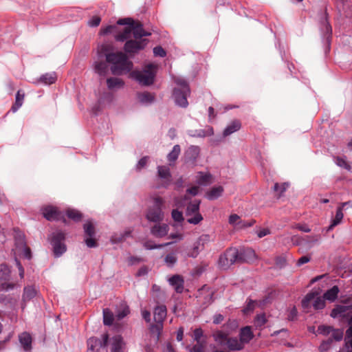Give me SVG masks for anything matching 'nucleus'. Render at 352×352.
<instances>
[{
    "mask_svg": "<svg viewBox=\"0 0 352 352\" xmlns=\"http://www.w3.org/2000/svg\"><path fill=\"white\" fill-rule=\"evenodd\" d=\"M10 270L5 264L0 265V289L2 291L8 292L12 290L16 283L11 280Z\"/></svg>",
    "mask_w": 352,
    "mask_h": 352,
    "instance_id": "9b49d317",
    "label": "nucleus"
},
{
    "mask_svg": "<svg viewBox=\"0 0 352 352\" xmlns=\"http://www.w3.org/2000/svg\"><path fill=\"white\" fill-rule=\"evenodd\" d=\"M313 307L315 309H322L325 307L324 298L320 297L316 298L314 292L308 293L302 300V307L303 309H308L310 307V303L314 300Z\"/></svg>",
    "mask_w": 352,
    "mask_h": 352,
    "instance_id": "f8f14e48",
    "label": "nucleus"
},
{
    "mask_svg": "<svg viewBox=\"0 0 352 352\" xmlns=\"http://www.w3.org/2000/svg\"><path fill=\"white\" fill-rule=\"evenodd\" d=\"M330 316L333 318H342L347 320L349 328L346 331L344 338L352 339V314L350 307L345 305H337L332 309Z\"/></svg>",
    "mask_w": 352,
    "mask_h": 352,
    "instance_id": "39448f33",
    "label": "nucleus"
},
{
    "mask_svg": "<svg viewBox=\"0 0 352 352\" xmlns=\"http://www.w3.org/2000/svg\"><path fill=\"white\" fill-rule=\"evenodd\" d=\"M206 341H204L203 343H197L193 345L192 347H190L188 351L190 352H206L204 350L206 346Z\"/></svg>",
    "mask_w": 352,
    "mask_h": 352,
    "instance_id": "5fc2aeb1",
    "label": "nucleus"
},
{
    "mask_svg": "<svg viewBox=\"0 0 352 352\" xmlns=\"http://www.w3.org/2000/svg\"><path fill=\"white\" fill-rule=\"evenodd\" d=\"M108 335L102 336V340L96 338H90L87 340V352H98L102 347H105L108 342Z\"/></svg>",
    "mask_w": 352,
    "mask_h": 352,
    "instance_id": "dca6fc26",
    "label": "nucleus"
},
{
    "mask_svg": "<svg viewBox=\"0 0 352 352\" xmlns=\"http://www.w3.org/2000/svg\"><path fill=\"white\" fill-rule=\"evenodd\" d=\"M67 216L71 219H73L75 221H78L80 220L82 217L81 213L74 209H69L67 210Z\"/></svg>",
    "mask_w": 352,
    "mask_h": 352,
    "instance_id": "09e8293b",
    "label": "nucleus"
},
{
    "mask_svg": "<svg viewBox=\"0 0 352 352\" xmlns=\"http://www.w3.org/2000/svg\"><path fill=\"white\" fill-rule=\"evenodd\" d=\"M223 192V188L222 186H214L209 191H208L206 193V197L209 200H214L221 197Z\"/></svg>",
    "mask_w": 352,
    "mask_h": 352,
    "instance_id": "f704fd0d",
    "label": "nucleus"
},
{
    "mask_svg": "<svg viewBox=\"0 0 352 352\" xmlns=\"http://www.w3.org/2000/svg\"><path fill=\"white\" fill-rule=\"evenodd\" d=\"M168 230L169 226L168 224L157 222L153 227H151V233L155 237L162 238L168 234Z\"/></svg>",
    "mask_w": 352,
    "mask_h": 352,
    "instance_id": "aec40b11",
    "label": "nucleus"
},
{
    "mask_svg": "<svg viewBox=\"0 0 352 352\" xmlns=\"http://www.w3.org/2000/svg\"><path fill=\"white\" fill-rule=\"evenodd\" d=\"M111 352H122L124 342L123 338L120 335L113 336L111 340Z\"/></svg>",
    "mask_w": 352,
    "mask_h": 352,
    "instance_id": "cd10ccee",
    "label": "nucleus"
},
{
    "mask_svg": "<svg viewBox=\"0 0 352 352\" xmlns=\"http://www.w3.org/2000/svg\"><path fill=\"white\" fill-rule=\"evenodd\" d=\"M137 98L138 101L145 106L150 105L155 101V96L148 91L138 93Z\"/></svg>",
    "mask_w": 352,
    "mask_h": 352,
    "instance_id": "c756f323",
    "label": "nucleus"
},
{
    "mask_svg": "<svg viewBox=\"0 0 352 352\" xmlns=\"http://www.w3.org/2000/svg\"><path fill=\"white\" fill-rule=\"evenodd\" d=\"M203 337V331L201 328H197L193 332L194 340L197 343H203L204 340H201V338Z\"/></svg>",
    "mask_w": 352,
    "mask_h": 352,
    "instance_id": "13d9d810",
    "label": "nucleus"
},
{
    "mask_svg": "<svg viewBox=\"0 0 352 352\" xmlns=\"http://www.w3.org/2000/svg\"><path fill=\"white\" fill-rule=\"evenodd\" d=\"M117 26L116 25H111L107 27L102 28L100 30V34L102 35H106L108 34L113 33L116 31Z\"/></svg>",
    "mask_w": 352,
    "mask_h": 352,
    "instance_id": "680f3d73",
    "label": "nucleus"
},
{
    "mask_svg": "<svg viewBox=\"0 0 352 352\" xmlns=\"http://www.w3.org/2000/svg\"><path fill=\"white\" fill-rule=\"evenodd\" d=\"M253 338V333L251 328L248 326L242 328L239 333V339L245 345Z\"/></svg>",
    "mask_w": 352,
    "mask_h": 352,
    "instance_id": "2f4dec72",
    "label": "nucleus"
},
{
    "mask_svg": "<svg viewBox=\"0 0 352 352\" xmlns=\"http://www.w3.org/2000/svg\"><path fill=\"white\" fill-rule=\"evenodd\" d=\"M56 78L57 76L55 72L46 73L42 75L36 82H40L43 85H51L55 82Z\"/></svg>",
    "mask_w": 352,
    "mask_h": 352,
    "instance_id": "473e14b6",
    "label": "nucleus"
},
{
    "mask_svg": "<svg viewBox=\"0 0 352 352\" xmlns=\"http://www.w3.org/2000/svg\"><path fill=\"white\" fill-rule=\"evenodd\" d=\"M256 303L257 302L255 300H253L251 299H248L247 305H246L245 307L244 308L243 311L247 314V313H249V312L253 311V309L255 307V305Z\"/></svg>",
    "mask_w": 352,
    "mask_h": 352,
    "instance_id": "0e129e2a",
    "label": "nucleus"
},
{
    "mask_svg": "<svg viewBox=\"0 0 352 352\" xmlns=\"http://www.w3.org/2000/svg\"><path fill=\"white\" fill-rule=\"evenodd\" d=\"M338 352H352V338H344V344Z\"/></svg>",
    "mask_w": 352,
    "mask_h": 352,
    "instance_id": "864d4df0",
    "label": "nucleus"
},
{
    "mask_svg": "<svg viewBox=\"0 0 352 352\" xmlns=\"http://www.w3.org/2000/svg\"><path fill=\"white\" fill-rule=\"evenodd\" d=\"M237 262H239V251L235 248H231L219 256L218 264L219 267L227 270Z\"/></svg>",
    "mask_w": 352,
    "mask_h": 352,
    "instance_id": "1a4fd4ad",
    "label": "nucleus"
},
{
    "mask_svg": "<svg viewBox=\"0 0 352 352\" xmlns=\"http://www.w3.org/2000/svg\"><path fill=\"white\" fill-rule=\"evenodd\" d=\"M24 99V94H21L20 91H18L16 94L15 103L11 108L13 112H16L23 104Z\"/></svg>",
    "mask_w": 352,
    "mask_h": 352,
    "instance_id": "c03bdc74",
    "label": "nucleus"
},
{
    "mask_svg": "<svg viewBox=\"0 0 352 352\" xmlns=\"http://www.w3.org/2000/svg\"><path fill=\"white\" fill-rule=\"evenodd\" d=\"M214 340L220 346H226L230 351H241L244 348V344L236 337H228V333L222 331H216L212 334Z\"/></svg>",
    "mask_w": 352,
    "mask_h": 352,
    "instance_id": "7ed1b4c3",
    "label": "nucleus"
},
{
    "mask_svg": "<svg viewBox=\"0 0 352 352\" xmlns=\"http://www.w3.org/2000/svg\"><path fill=\"white\" fill-rule=\"evenodd\" d=\"M102 51H104L107 62L111 64L110 69L113 74L121 75L128 73L132 69L133 63L124 53L121 52L107 53L105 46H102Z\"/></svg>",
    "mask_w": 352,
    "mask_h": 352,
    "instance_id": "f257e3e1",
    "label": "nucleus"
},
{
    "mask_svg": "<svg viewBox=\"0 0 352 352\" xmlns=\"http://www.w3.org/2000/svg\"><path fill=\"white\" fill-rule=\"evenodd\" d=\"M129 314V309L127 306L124 305L118 310L116 317L118 320H122Z\"/></svg>",
    "mask_w": 352,
    "mask_h": 352,
    "instance_id": "603ef678",
    "label": "nucleus"
},
{
    "mask_svg": "<svg viewBox=\"0 0 352 352\" xmlns=\"http://www.w3.org/2000/svg\"><path fill=\"white\" fill-rule=\"evenodd\" d=\"M267 322L265 316L264 314L258 315L254 320V324L256 327H262Z\"/></svg>",
    "mask_w": 352,
    "mask_h": 352,
    "instance_id": "e2e57ef3",
    "label": "nucleus"
},
{
    "mask_svg": "<svg viewBox=\"0 0 352 352\" xmlns=\"http://www.w3.org/2000/svg\"><path fill=\"white\" fill-rule=\"evenodd\" d=\"M164 204V199L160 197L153 199V206H151L146 213V219L152 222H160L164 219V212L162 207Z\"/></svg>",
    "mask_w": 352,
    "mask_h": 352,
    "instance_id": "423d86ee",
    "label": "nucleus"
},
{
    "mask_svg": "<svg viewBox=\"0 0 352 352\" xmlns=\"http://www.w3.org/2000/svg\"><path fill=\"white\" fill-rule=\"evenodd\" d=\"M131 231L130 230H126L119 233H114L111 236V241L113 243H119L120 242H122L131 235Z\"/></svg>",
    "mask_w": 352,
    "mask_h": 352,
    "instance_id": "72a5a7b5",
    "label": "nucleus"
},
{
    "mask_svg": "<svg viewBox=\"0 0 352 352\" xmlns=\"http://www.w3.org/2000/svg\"><path fill=\"white\" fill-rule=\"evenodd\" d=\"M319 25L322 38L326 39L327 43H329L332 34V28L328 21L327 14L326 12L321 13Z\"/></svg>",
    "mask_w": 352,
    "mask_h": 352,
    "instance_id": "4468645a",
    "label": "nucleus"
},
{
    "mask_svg": "<svg viewBox=\"0 0 352 352\" xmlns=\"http://www.w3.org/2000/svg\"><path fill=\"white\" fill-rule=\"evenodd\" d=\"M131 34H133L135 39L140 40L143 39V36H150L151 33L144 30L141 23H134L133 25L126 26L123 31L116 34L115 39L117 41L124 42L125 40L131 38Z\"/></svg>",
    "mask_w": 352,
    "mask_h": 352,
    "instance_id": "f03ea898",
    "label": "nucleus"
},
{
    "mask_svg": "<svg viewBox=\"0 0 352 352\" xmlns=\"http://www.w3.org/2000/svg\"><path fill=\"white\" fill-rule=\"evenodd\" d=\"M149 161V157L144 156L142 157L136 164L135 166V169L136 171H140L142 169L146 167L148 162Z\"/></svg>",
    "mask_w": 352,
    "mask_h": 352,
    "instance_id": "8fccbe9b",
    "label": "nucleus"
},
{
    "mask_svg": "<svg viewBox=\"0 0 352 352\" xmlns=\"http://www.w3.org/2000/svg\"><path fill=\"white\" fill-rule=\"evenodd\" d=\"M181 153V147L179 144H176L173 147L171 151L167 155V160L169 162L170 165L174 164L177 160Z\"/></svg>",
    "mask_w": 352,
    "mask_h": 352,
    "instance_id": "4c0bfd02",
    "label": "nucleus"
},
{
    "mask_svg": "<svg viewBox=\"0 0 352 352\" xmlns=\"http://www.w3.org/2000/svg\"><path fill=\"white\" fill-rule=\"evenodd\" d=\"M240 128V122L239 120H234L226 127V129L223 131V135L224 137L228 136L239 130Z\"/></svg>",
    "mask_w": 352,
    "mask_h": 352,
    "instance_id": "e433bc0d",
    "label": "nucleus"
},
{
    "mask_svg": "<svg viewBox=\"0 0 352 352\" xmlns=\"http://www.w3.org/2000/svg\"><path fill=\"white\" fill-rule=\"evenodd\" d=\"M124 50L128 54H135L143 50L147 44V39H127L125 40Z\"/></svg>",
    "mask_w": 352,
    "mask_h": 352,
    "instance_id": "ddd939ff",
    "label": "nucleus"
},
{
    "mask_svg": "<svg viewBox=\"0 0 352 352\" xmlns=\"http://www.w3.org/2000/svg\"><path fill=\"white\" fill-rule=\"evenodd\" d=\"M256 254L252 248H245L239 252V262H254Z\"/></svg>",
    "mask_w": 352,
    "mask_h": 352,
    "instance_id": "4be33fe9",
    "label": "nucleus"
},
{
    "mask_svg": "<svg viewBox=\"0 0 352 352\" xmlns=\"http://www.w3.org/2000/svg\"><path fill=\"white\" fill-rule=\"evenodd\" d=\"M114 320V315L113 312L109 309H103V322L104 324L111 326Z\"/></svg>",
    "mask_w": 352,
    "mask_h": 352,
    "instance_id": "a19ab883",
    "label": "nucleus"
},
{
    "mask_svg": "<svg viewBox=\"0 0 352 352\" xmlns=\"http://www.w3.org/2000/svg\"><path fill=\"white\" fill-rule=\"evenodd\" d=\"M37 295L36 289L32 286L25 287L23 289V294L22 296V309H25V304L28 301L34 298Z\"/></svg>",
    "mask_w": 352,
    "mask_h": 352,
    "instance_id": "393cba45",
    "label": "nucleus"
},
{
    "mask_svg": "<svg viewBox=\"0 0 352 352\" xmlns=\"http://www.w3.org/2000/svg\"><path fill=\"white\" fill-rule=\"evenodd\" d=\"M113 100V95L109 92H104L98 100L100 104L108 105Z\"/></svg>",
    "mask_w": 352,
    "mask_h": 352,
    "instance_id": "79ce46f5",
    "label": "nucleus"
},
{
    "mask_svg": "<svg viewBox=\"0 0 352 352\" xmlns=\"http://www.w3.org/2000/svg\"><path fill=\"white\" fill-rule=\"evenodd\" d=\"M340 290L338 286L335 285L332 287L331 289H328L323 295V298L325 300L329 301H334L338 295Z\"/></svg>",
    "mask_w": 352,
    "mask_h": 352,
    "instance_id": "58836bf2",
    "label": "nucleus"
},
{
    "mask_svg": "<svg viewBox=\"0 0 352 352\" xmlns=\"http://www.w3.org/2000/svg\"><path fill=\"white\" fill-rule=\"evenodd\" d=\"M153 54L155 56L164 57L166 55V51L161 46H156L153 48Z\"/></svg>",
    "mask_w": 352,
    "mask_h": 352,
    "instance_id": "69168bd1",
    "label": "nucleus"
},
{
    "mask_svg": "<svg viewBox=\"0 0 352 352\" xmlns=\"http://www.w3.org/2000/svg\"><path fill=\"white\" fill-rule=\"evenodd\" d=\"M19 339L24 351H29L32 349V337L28 333H22L19 336Z\"/></svg>",
    "mask_w": 352,
    "mask_h": 352,
    "instance_id": "7c9ffc66",
    "label": "nucleus"
},
{
    "mask_svg": "<svg viewBox=\"0 0 352 352\" xmlns=\"http://www.w3.org/2000/svg\"><path fill=\"white\" fill-rule=\"evenodd\" d=\"M104 51L99 52L98 58L93 63L94 71L101 77H104L109 72L108 62L102 59Z\"/></svg>",
    "mask_w": 352,
    "mask_h": 352,
    "instance_id": "2eb2a0df",
    "label": "nucleus"
},
{
    "mask_svg": "<svg viewBox=\"0 0 352 352\" xmlns=\"http://www.w3.org/2000/svg\"><path fill=\"white\" fill-rule=\"evenodd\" d=\"M173 243V242H168V243L157 245L153 241H146L143 243V246L146 250H154V249H159V248H162L163 247L172 244Z\"/></svg>",
    "mask_w": 352,
    "mask_h": 352,
    "instance_id": "37998d69",
    "label": "nucleus"
},
{
    "mask_svg": "<svg viewBox=\"0 0 352 352\" xmlns=\"http://www.w3.org/2000/svg\"><path fill=\"white\" fill-rule=\"evenodd\" d=\"M14 243L16 252L23 258L30 260L32 258L31 250L26 245L25 235L20 231H15Z\"/></svg>",
    "mask_w": 352,
    "mask_h": 352,
    "instance_id": "9d476101",
    "label": "nucleus"
},
{
    "mask_svg": "<svg viewBox=\"0 0 352 352\" xmlns=\"http://www.w3.org/2000/svg\"><path fill=\"white\" fill-rule=\"evenodd\" d=\"M210 240V236L208 234H202L201 235L198 239L197 240V243L201 247V248H204L206 244L208 243Z\"/></svg>",
    "mask_w": 352,
    "mask_h": 352,
    "instance_id": "6e6d98bb",
    "label": "nucleus"
},
{
    "mask_svg": "<svg viewBox=\"0 0 352 352\" xmlns=\"http://www.w3.org/2000/svg\"><path fill=\"white\" fill-rule=\"evenodd\" d=\"M154 320L156 322V325L154 327H156L157 329L159 328H162V323L164 320L165 319L167 314L166 307L165 305H158L154 309Z\"/></svg>",
    "mask_w": 352,
    "mask_h": 352,
    "instance_id": "a211bd4d",
    "label": "nucleus"
},
{
    "mask_svg": "<svg viewBox=\"0 0 352 352\" xmlns=\"http://www.w3.org/2000/svg\"><path fill=\"white\" fill-rule=\"evenodd\" d=\"M349 204V202H344V203H342L341 204L340 206H339L337 208L336 216H335L334 219L331 221V224L329 226V227L327 229V232H329L331 230H333V228L335 226H336L337 225H338L341 222V221H342V219H343V217H344V214H343V212H342V210Z\"/></svg>",
    "mask_w": 352,
    "mask_h": 352,
    "instance_id": "b1692460",
    "label": "nucleus"
},
{
    "mask_svg": "<svg viewBox=\"0 0 352 352\" xmlns=\"http://www.w3.org/2000/svg\"><path fill=\"white\" fill-rule=\"evenodd\" d=\"M188 134L193 138H205L213 135L214 131L212 127L207 126L205 129L190 130Z\"/></svg>",
    "mask_w": 352,
    "mask_h": 352,
    "instance_id": "bb28decb",
    "label": "nucleus"
},
{
    "mask_svg": "<svg viewBox=\"0 0 352 352\" xmlns=\"http://www.w3.org/2000/svg\"><path fill=\"white\" fill-rule=\"evenodd\" d=\"M202 250L203 248L197 242H195L193 247L187 252V256L191 258H196Z\"/></svg>",
    "mask_w": 352,
    "mask_h": 352,
    "instance_id": "49530a36",
    "label": "nucleus"
},
{
    "mask_svg": "<svg viewBox=\"0 0 352 352\" xmlns=\"http://www.w3.org/2000/svg\"><path fill=\"white\" fill-rule=\"evenodd\" d=\"M43 217L48 221H55L59 219L60 214L56 207L46 206L41 208Z\"/></svg>",
    "mask_w": 352,
    "mask_h": 352,
    "instance_id": "412c9836",
    "label": "nucleus"
},
{
    "mask_svg": "<svg viewBox=\"0 0 352 352\" xmlns=\"http://www.w3.org/2000/svg\"><path fill=\"white\" fill-rule=\"evenodd\" d=\"M85 243L89 248H96L98 246V243L94 239V236H85Z\"/></svg>",
    "mask_w": 352,
    "mask_h": 352,
    "instance_id": "052dcab7",
    "label": "nucleus"
},
{
    "mask_svg": "<svg viewBox=\"0 0 352 352\" xmlns=\"http://www.w3.org/2000/svg\"><path fill=\"white\" fill-rule=\"evenodd\" d=\"M332 338L336 341H340L343 338V331L339 329H333L331 333Z\"/></svg>",
    "mask_w": 352,
    "mask_h": 352,
    "instance_id": "bf43d9fd",
    "label": "nucleus"
},
{
    "mask_svg": "<svg viewBox=\"0 0 352 352\" xmlns=\"http://www.w3.org/2000/svg\"><path fill=\"white\" fill-rule=\"evenodd\" d=\"M212 178L210 173L199 172L197 176V182L200 185L206 186L212 183Z\"/></svg>",
    "mask_w": 352,
    "mask_h": 352,
    "instance_id": "c9c22d12",
    "label": "nucleus"
},
{
    "mask_svg": "<svg viewBox=\"0 0 352 352\" xmlns=\"http://www.w3.org/2000/svg\"><path fill=\"white\" fill-rule=\"evenodd\" d=\"M177 261V258L175 252L168 254L164 258V262L168 267H173Z\"/></svg>",
    "mask_w": 352,
    "mask_h": 352,
    "instance_id": "de8ad7c7",
    "label": "nucleus"
},
{
    "mask_svg": "<svg viewBox=\"0 0 352 352\" xmlns=\"http://www.w3.org/2000/svg\"><path fill=\"white\" fill-rule=\"evenodd\" d=\"M171 217L177 223H181L184 221L182 212L178 210L177 209H173L172 210Z\"/></svg>",
    "mask_w": 352,
    "mask_h": 352,
    "instance_id": "3c124183",
    "label": "nucleus"
},
{
    "mask_svg": "<svg viewBox=\"0 0 352 352\" xmlns=\"http://www.w3.org/2000/svg\"><path fill=\"white\" fill-rule=\"evenodd\" d=\"M65 234L60 230L52 232L51 235V244L53 247V252L55 257H60L67 250L66 245L64 243Z\"/></svg>",
    "mask_w": 352,
    "mask_h": 352,
    "instance_id": "6e6552de",
    "label": "nucleus"
},
{
    "mask_svg": "<svg viewBox=\"0 0 352 352\" xmlns=\"http://www.w3.org/2000/svg\"><path fill=\"white\" fill-rule=\"evenodd\" d=\"M133 23H134L133 20L130 18L120 19L117 21V24L120 25H126L127 26H129V25H133Z\"/></svg>",
    "mask_w": 352,
    "mask_h": 352,
    "instance_id": "774afa93",
    "label": "nucleus"
},
{
    "mask_svg": "<svg viewBox=\"0 0 352 352\" xmlns=\"http://www.w3.org/2000/svg\"><path fill=\"white\" fill-rule=\"evenodd\" d=\"M169 284L174 287L177 293H182L184 291V280L180 275H174L168 279Z\"/></svg>",
    "mask_w": 352,
    "mask_h": 352,
    "instance_id": "a878e982",
    "label": "nucleus"
},
{
    "mask_svg": "<svg viewBox=\"0 0 352 352\" xmlns=\"http://www.w3.org/2000/svg\"><path fill=\"white\" fill-rule=\"evenodd\" d=\"M85 236H94L96 234L95 225L92 220L87 221L83 225Z\"/></svg>",
    "mask_w": 352,
    "mask_h": 352,
    "instance_id": "ea45409f",
    "label": "nucleus"
},
{
    "mask_svg": "<svg viewBox=\"0 0 352 352\" xmlns=\"http://www.w3.org/2000/svg\"><path fill=\"white\" fill-rule=\"evenodd\" d=\"M190 92H187L185 90H181L179 88H175L173 92V98L175 104L182 108H186L188 105L187 97L190 95Z\"/></svg>",
    "mask_w": 352,
    "mask_h": 352,
    "instance_id": "f3484780",
    "label": "nucleus"
},
{
    "mask_svg": "<svg viewBox=\"0 0 352 352\" xmlns=\"http://www.w3.org/2000/svg\"><path fill=\"white\" fill-rule=\"evenodd\" d=\"M107 88L111 91H116L122 89L124 85V82L117 77H110L106 80Z\"/></svg>",
    "mask_w": 352,
    "mask_h": 352,
    "instance_id": "c85d7f7f",
    "label": "nucleus"
},
{
    "mask_svg": "<svg viewBox=\"0 0 352 352\" xmlns=\"http://www.w3.org/2000/svg\"><path fill=\"white\" fill-rule=\"evenodd\" d=\"M157 70V65L153 63L146 65L142 70H135L131 74V77L139 84L148 86L153 83Z\"/></svg>",
    "mask_w": 352,
    "mask_h": 352,
    "instance_id": "20e7f679",
    "label": "nucleus"
},
{
    "mask_svg": "<svg viewBox=\"0 0 352 352\" xmlns=\"http://www.w3.org/2000/svg\"><path fill=\"white\" fill-rule=\"evenodd\" d=\"M289 187V184L287 183H283L282 184H278L276 183L274 186V190L275 191H280V193L285 192L287 188Z\"/></svg>",
    "mask_w": 352,
    "mask_h": 352,
    "instance_id": "338daca9",
    "label": "nucleus"
},
{
    "mask_svg": "<svg viewBox=\"0 0 352 352\" xmlns=\"http://www.w3.org/2000/svg\"><path fill=\"white\" fill-rule=\"evenodd\" d=\"M200 204V200L195 199L187 204L185 214L188 217V223L197 225L203 220V217L199 212Z\"/></svg>",
    "mask_w": 352,
    "mask_h": 352,
    "instance_id": "0eeeda50",
    "label": "nucleus"
},
{
    "mask_svg": "<svg viewBox=\"0 0 352 352\" xmlns=\"http://www.w3.org/2000/svg\"><path fill=\"white\" fill-rule=\"evenodd\" d=\"M157 175L160 179H163L162 186L167 188L171 182L170 168L166 166H158Z\"/></svg>",
    "mask_w": 352,
    "mask_h": 352,
    "instance_id": "6ab92c4d",
    "label": "nucleus"
},
{
    "mask_svg": "<svg viewBox=\"0 0 352 352\" xmlns=\"http://www.w3.org/2000/svg\"><path fill=\"white\" fill-rule=\"evenodd\" d=\"M200 153V148L198 146H190L185 151V158L187 162L195 163Z\"/></svg>",
    "mask_w": 352,
    "mask_h": 352,
    "instance_id": "5701e85b",
    "label": "nucleus"
},
{
    "mask_svg": "<svg viewBox=\"0 0 352 352\" xmlns=\"http://www.w3.org/2000/svg\"><path fill=\"white\" fill-rule=\"evenodd\" d=\"M333 331V327L331 326H325V325H320L318 327V333L319 334H322L324 336H327L331 333Z\"/></svg>",
    "mask_w": 352,
    "mask_h": 352,
    "instance_id": "4d7b16f0",
    "label": "nucleus"
},
{
    "mask_svg": "<svg viewBox=\"0 0 352 352\" xmlns=\"http://www.w3.org/2000/svg\"><path fill=\"white\" fill-rule=\"evenodd\" d=\"M175 82L178 86L177 88L181 90H185L187 92H190L188 84L186 80L182 77H177L175 78Z\"/></svg>",
    "mask_w": 352,
    "mask_h": 352,
    "instance_id": "a18cd8bd",
    "label": "nucleus"
}]
</instances>
